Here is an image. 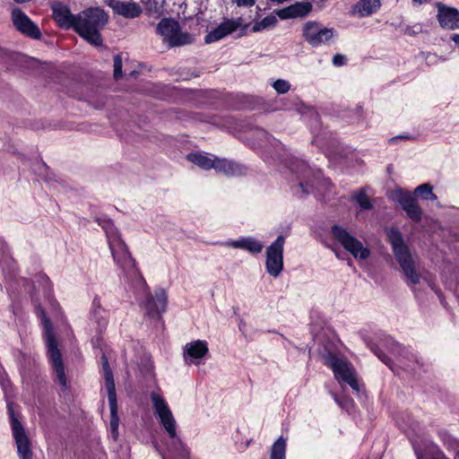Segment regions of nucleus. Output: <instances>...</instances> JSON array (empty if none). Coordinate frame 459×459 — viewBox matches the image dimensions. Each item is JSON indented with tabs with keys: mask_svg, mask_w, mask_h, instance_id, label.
<instances>
[{
	"mask_svg": "<svg viewBox=\"0 0 459 459\" xmlns=\"http://www.w3.org/2000/svg\"><path fill=\"white\" fill-rule=\"evenodd\" d=\"M150 397L154 414L171 439L168 455H163V459H190L189 450L177 435V421L169 404L159 393L152 392Z\"/></svg>",
	"mask_w": 459,
	"mask_h": 459,
	"instance_id": "nucleus-1",
	"label": "nucleus"
},
{
	"mask_svg": "<svg viewBox=\"0 0 459 459\" xmlns=\"http://www.w3.org/2000/svg\"><path fill=\"white\" fill-rule=\"evenodd\" d=\"M285 166L292 175V188L295 195H307L319 192L321 187L328 189L331 183L322 177L318 169H313L307 162L290 156L285 160Z\"/></svg>",
	"mask_w": 459,
	"mask_h": 459,
	"instance_id": "nucleus-2",
	"label": "nucleus"
},
{
	"mask_svg": "<svg viewBox=\"0 0 459 459\" xmlns=\"http://www.w3.org/2000/svg\"><path fill=\"white\" fill-rule=\"evenodd\" d=\"M108 22V15L99 7H90L76 14L74 30L95 47L102 46L100 30Z\"/></svg>",
	"mask_w": 459,
	"mask_h": 459,
	"instance_id": "nucleus-3",
	"label": "nucleus"
},
{
	"mask_svg": "<svg viewBox=\"0 0 459 459\" xmlns=\"http://www.w3.org/2000/svg\"><path fill=\"white\" fill-rule=\"evenodd\" d=\"M387 238L393 253L406 278L407 285L413 289L420 283L421 275L409 247L405 245L402 234L395 229L387 230Z\"/></svg>",
	"mask_w": 459,
	"mask_h": 459,
	"instance_id": "nucleus-4",
	"label": "nucleus"
},
{
	"mask_svg": "<svg viewBox=\"0 0 459 459\" xmlns=\"http://www.w3.org/2000/svg\"><path fill=\"white\" fill-rule=\"evenodd\" d=\"M108 238V247L117 266L127 278H134L139 274L135 260L132 257L128 247L121 238L117 229L111 221L103 226Z\"/></svg>",
	"mask_w": 459,
	"mask_h": 459,
	"instance_id": "nucleus-5",
	"label": "nucleus"
},
{
	"mask_svg": "<svg viewBox=\"0 0 459 459\" xmlns=\"http://www.w3.org/2000/svg\"><path fill=\"white\" fill-rule=\"evenodd\" d=\"M37 312L38 315L41 317L43 325V335L46 342L48 361L55 371L56 381L62 386V388L65 390L67 388V381L63 364V358L57 346L52 324L47 317L44 310L40 306L37 307Z\"/></svg>",
	"mask_w": 459,
	"mask_h": 459,
	"instance_id": "nucleus-6",
	"label": "nucleus"
},
{
	"mask_svg": "<svg viewBox=\"0 0 459 459\" xmlns=\"http://www.w3.org/2000/svg\"><path fill=\"white\" fill-rule=\"evenodd\" d=\"M322 359L325 365L333 370L335 379L341 385L347 384L356 393L359 392L356 370L344 356L325 349L322 352Z\"/></svg>",
	"mask_w": 459,
	"mask_h": 459,
	"instance_id": "nucleus-7",
	"label": "nucleus"
},
{
	"mask_svg": "<svg viewBox=\"0 0 459 459\" xmlns=\"http://www.w3.org/2000/svg\"><path fill=\"white\" fill-rule=\"evenodd\" d=\"M155 31L169 48L186 46L195 42V36L183 31L179 22L172 18H162Z\"/></svg>",
	"mask_w": 459,
	"mask_h": 459,
	"instance_id": "nucleus-8",
	"label": "nucleus"
},
{
	"mask_svg": "<svg viewBox=\"0 0 459 459\" xmlns=\"http://www.w3.org/2000/svg\"><path fill=\"white\" fill-rule=\"evenodd\" d=\"M102 363V373L104 378V387L108 394V404L110 409V431L114 439L117 438L118 436V424L119 419L117 415V402L115 381L113 377L112 370L109 367L108 358L105 354L101 356Z\"/></svg>",
	"mask_w": 459,
	"mask_h": 459,
	"instance_id": "nucleus-9",
	"label": "nucleus"
},
{
	"mask_svg": "<svg viewBox=\"0 0 459 459\" xmlns=\"http://www.w3.org/2000/svg\"><path fill=\"white\" fill-rule=\"evenodd\" d=\"M331 235L355 258L367 259L369 256V249L365 247L363 244L351 235L345 228L339 225H333L331 228Z\"/></svg>",
	"mask_w": 459,
	"mask_h": 459,
	"instance_id": "nucleus-10",
	"label": "nucleus"
},
{
	"mask_svg": "<svg viewBox=\"0 0 459 459\" xmlns=\"http://www.w3.org/2000/svg\"><path fill=\"white\" fill-rule=\"evenodd\" d=\"M8 413L19 459H32L33 452L31 449L30 440L22 424L16 418L11 404H8Z\"/></svg>",
	"mask_w": 459,
	"mask_h": 459,
	"instance_id": "nucleus-11",
	"label": "nucleus"
},
{
	"mask_svg": "<svg viewBox=\"0 0 459 459\" xmlns=\"http://www.w3.org/2000/svg\"><path fill=\"white\" fill-rule=\"evenodd\" d=\"M284 243L285 238L280 235L266 249V272L274 278L278 277L283 270Z\"/></svg>",
	"mask_w": 459,
	"mask_h": 459,
	"instance_id": "nucleus-12",
	"label": "nucleus"
},
{
	"mask_svg": "<svg viewBox=\"0 0 459 459\" xmlns=\"http://www.w3.org/2000/svg\"><path fill=\"white\" fill-rule=\"evenodd\" d=\"M334 35L333 28L325 27L316 22H307L303 26V37L313 48L328 43Z\"/></svg>",
	"mask_w": 459,
	"mask_h": 459,
	"instance_id": "nucleus-13",
	"label": "nucleus"
},
{
	"mask_svg": "<svg viewBox=\"0 0 459 459\" xmlns=\"http://www.w3.org/2000/svg\"><path fill=\"white\" fill-rule=\"evenodd\" d=\"M12 21L14 27L22 34L39 39L41 32L39 27L29 18V16L19 8L12 11Z\"/></svg>",
	"mask_w": 459,
	"mask_h": 459,
	"instance_id": "nucleus-14",
	"label": "nucleus"
},
{
	"mask_svg": "<svg viewBox=\"0 0 459 459\" xmlns=\"http://www.w3.org/2000/svg\"><path fill=\"white\" fill-rule=\"evenodd\" d=\"M242 25V19H227L217 27L212 29L204 37V42L211 44L219 41L236 31Z\"/></svg>",
	"mask_w": 459,
	"mask_h": 459,
	"instance_id": "nucleus-15",
	"label": "nucleus"
},
{
	"mask_svg": "<svg viewBox=\"0 0 459 459\" xmlns=\"http://www.w3.org/2000/svg\"><path fill=\"white\" fill-rule=\"evenodd\" d=\"M167 294L165 290H156L154 295H149L143 304L146 314L153 318H160L161 314L166 311Z\"/></svg>",
	"mask_w": 459,
	"mask_h": 459,
	"instance_id": "nucleus-16",
	"label": "nucleus"
},
{
	"mask_svg": "<svg viewBox=\"0 0 459 459\" xmlns=\"http://www.w3.org/2000/svg\"><path fill=\"white\" fill-rule=\"evenodd\" d=\"M108 5L112 9L115 14L126 19L137 18L143 13L141 5L134 1L108 0Z\"/></svg>",
	"mask_w": 459,
	"mask_h": 459,
	"instance_id": "nucleus-17",
	"label": "nucleus"
},
{
	"mask_svg": "<svg viewBox=\"0 0 459 459\" xmlns=\"http://www.w3.org/2000/svg\"><path fill=\"white\" fill-rule=\"evenodd\" d=\"M383 345L388 351V352L395 358L400 367H403L405 369H409L411 368L409 362H411L415 359L413 353L409 351L404 347H402L392 338L385 340Z\"/></svg>",
	"mask_w": 459,
	"mask_h": 459,
	"instance_id": "nucleus-18",
	"label": "nucleus"
},
{
	"mask_svg": "<svg viewBox=\"0 0 459 459\" xmlns=\"http://www.w3.org/2000/svg\"><path fill=\"white\" fill-rule=\"evenodd\" d=\"M209 351L206 341L196 340L187 342L184 347V359L186 364L194 363L198 365Z\"/></svg>",
	"mask_w": 459,
	"mask_h": 459,
	"instance_id": "nucleus-19",
	"label": "nucleus"
},
{
	"mask_svg": "<svg viewBox=\"0 0 459 459\" xmlns=\"http://www.w3.org/2000/svg\"><path fill=\"white\" fill-rule=\"evenodd\" d=\"M51 9L53 18L60 28L74 30L76 22V15L72 14L67 5L57 2L51 5Z\"/></svg>",
	"mask_w": 459,
	"mask_h": 459,
	"instance_id": "nucleus-20",
	"label": "nucleus"
},
{
	"mask_svg": "<svg viewBox=\"0 0 459 459\" xmlns=\"http://www.w3.org/2000/svg\"><path fill=\"white\" fill-rule=\"evenodd\" d=\"M397 201L411 220L416 222L421 220L422 210L419 206L415 197L411 193L399 191Z\"/></svg>",
	"mask_w": 459,
	"mask_h": 459,
	"instance_id": "nucleus-21",
	"label": "nucleus"
},
{
	"mask_svg": "<svg viewBox=\"0 0 459 459\" xmlns=\"http://www.w3.org/2000/svg\"><path fill=\"white\" fill-rule=\"evenodd\" d=\"M221 245L227 247L242 249L254 255L261 253L264 248L263 243L254 237H241L235 240L229 239L221 242Z\"/></svg>",
	"mask_w": 459,
	"mask_h": 459,
	"instance_id": "nucleus-22",
	"label": "nucleus"
},
{
	"mask_svg": "<svg viewBox=\"0 0 459 459\" xmlns=\"http://www.w3.org/2000/svg\"><path fill=\"white\" fill-rule=\"evenodd\" d=\"M216 172L227 177H238L247 174V168L231 160L215 158L214 166Z\"/></svg>",
	"mask_w": 459,
	"mask_h": 459,
	"instance_id": "nucleus-23",
	"label": "nucleus"
},
{
	"mask_svg": "<svg viewBox=\"0 0 459 459\" xmlns=\"http://www.w3.org/2000/svg\"><path fill=\"white\" fill-rule=\"evenodd\" d=\"M90 320L99 333H101L108 326V312L101 307L99 298H94L92 300Z\"/></svg>",
	"mask_w": 459,
	"mask_h": 459,
	"instance_id": "nucleus-24",
	"label": "nucleus"
},
{
	"mask_svg": "<svg viewBox=\"0 0 459 459\" xmlns=\"http://www.w3.org/2000/svg\"><path fill=\"white\" fill-rule=\"evenodd\" d=\"M437 21L440 26L446 30H456L459 28V12L455 8L439 5Z\"/></svg>",
	"mask_w": 459,
	"mask_h": 459,
	"instance_id": "nucleus-25",
	"label": "nucleus"
},
{
	"mask_svg": "<svg viewBox=\"0 0 459 459\" xmlns=\"http://www.w3.org/2000/svg\"><path fill=\"white\" fill-rule=\"evenodd\" d=\"M381 6L380 0H359L353 7L352 14L367 17L377 13Z\"/></svg>",
	"mask_w": 459,
	"mask_h": 459,
	"instance_id": "nucleus-26",
	"label": "nucleus"
},
{
	"mask_svg": "<svg viewBox=\"0 0 459 459\" xmlns=\"http://www.w3.org/2000/svg\"><path fill=\"white\" fill-rule=\"evenodd\" d=\"M187 160L197 165L203 169H210L214 166L215 156H208L206 153L191 152L187 155Z\"/></svg>",
	"mask_w": 459,
	"mask_h": 459,
	"instance_id": "nucleus-27",
	"label": "nucleus"
},
{
	"mask_svg": "<svg viewBox=\"0 0 459 459\" xmlns=\"http://www.w3.org/2000/svg\"><path fill=\"white\" fill-rule=\"evenodd\" d=\"M312 10V4L307 2H299L289 6L285 12L288 13L287 16L291 18L304 17L307 15Z\"/></svg>",
	"mask_w": 459,
	"mask_h": 459,
	"instance_id": "nucleus-28",
	"label": "nucleus"
},
{
	"mask_svg": "<svg viewBox=\"0 0 459 459\" xmlns=\"http://www.w3.org/2000/svg\"><path fill=\"white\" fill-rule=\"evenodd\" d=\"M287 439L280 437L270 448L269 459H286Z\"/></svg>",
	"mask_w": 459,
	"mask_h": 459,
	"instance_id": "nucleus-29",
	"label": "nucleus"
},
{
	"mask_svg": "<svg viewBox=\"0 0 459 459\" xmlns=\"http://www.w3.org/2000/svg\"><path fill=\"white\" fill-rule=\"evenodd\" d=\"M253 135H255L258 139V145L261 148L267 147V144H270L273 146L274 148H277L280 146V143L276 141V139L273 138L268 134L267 132H265L264 129H255L252 132Z\"/></svg>",
	"mask_w": 459,
	"mask_h": 459,
	"instance_id": "nucleus-30",
	"label": "nucleus"
},
{
	"mask_svg": "<svg viewBox=\"0 0 459 459\" xmlns=\"http://www.w3.org/2000/svg\"><path fill=\"white\" fill-rule=\"evenodd\" d=\"M414 194L426 200H437V195L433 193V187L429 184H422L415 188Z\"/></svg>",
	"mask_w": 459,
	"mask_h": 459,
	"instance_id": "nucleus-31",
	"label": "nucleus"
},
{
	"mask_svg": "<svg viewBox=\"0 0 459 459\" xmlns=\"http://www.w3.org/2000/svg\"><path fill=\"white\" fill-rule=\"evenodd\" d=\"M276 22H277V19L274 16H273V15L266 16L261 22H256L253 26L252 31L256 32V31H260L264 29L270 28V27H273Z\"/></svg>",
	"mask_w": 459,
	"mask_h": 459,
	"instance_id": "nucleus-32",
	"label": "nucleus"
},
{
	"mask_svg": "<svg viewBox=\"0 0 459 459\" xmlns=\"http://www.w3.org/2000/svg\"><path fill=\"white\" fill-rule=\"evenodd\" d=\"M353 198L362 210H369L372 208V204L364 190L358 192L354 195Z\"/></svg>",
	"mask_w": 459,
	"mask_h": 459,
	"instance_id": "nucleus-33",
	"label": "nucleus"
},
{
	"mask_svg": "<svg viewBox=\"0 0 459 459\" xmlns=\"http://www.w3.org/2000/svg\"><path fill=\"white\" fill-rule=\"evenodd\" d=\"M370 350L376 354V356L378 357V359L384 362L385 365H387L392 370H394L393 368V360L391 358H389L381 348H379L377 345H372L370 346Z\"/></svg>",
	"mask_w": 459,
	"mask_h": 459,
	"instance_id": "nucleus-34",
	"label": "nucleus"
},
{
	"mask_svg": "<svg viewBox=\"0 0 459 459\" xmlns=\"http://www.w3.org/2000/svg\"><path fill=\"white\" fill-rule=\"evenodd\" d=\"M272 86L279 94L287 93L290 90V83L283 79L274 81Z\"/></svg>",
	"mask_w": 459,
	"mask_h": 459,
	"instance_id": "nucleus-35",
	"label": "nucleus"
},
{
	"mask_svg": "<svg viewBox=\"0 0 459 459\" xmlns=\"http://www.w3.org/2000/svg\"><path fill=\"white\" fill-rule=\"evenodd\" d=\"M333 397L334 401L336 402V403L341 408L346 410L347 411H350L354 406L353 400L349 397H346V396L338 397L336 394H333Z\"/></svg>",
	"mask_w": 459,
	"mask_h": 459,
	"instance_id": "nucleus-36",
	"label": "nucleus"
},
{
	"mask_svg": "<svg viewBox=\"0 0 459 459\" xmlns=\"http://www.w3.org/2000/svg\"><path fill=\"white\" fill-rule=\"evenodd\" d=\"M25 362L28 364L29 368H27L25 365H22L20 367V373L22 378L30 377V371H33V368H36V361L34 359H28Z\"/></svg>",
	"mask_w": 459,
	"mask_h": 459,
	"instance_id": "nucleus-37",
	"label": "nucleus"
},
{
	"mask_svg": "<svg viewBox=\"0 0 459 459\" xmlns=\"http://www.w3.org/2000/svg\"><path fill=\"white\" fill-rule=\"evenodd\" d=\"M114 77L115 79L122 77V58L120 55L114 56Z\"/></svg>",
	"mask_w": 459,
	"mask_h": 459,
	"instance_id": "nucleus-38",
	"label": "nucleus"
},
{
	"mask_svg": "<svg viewBox=\"0 0 459 459\" xmlns=\"http://www.w3.org/2000/svg\"><path fill=\"white\" fill-rule=\"evenodd\" d=\"M230 2L240 8H250L255 4L256 0H230Z\"/></svg>",
	"mask_w": 459,
	"mask_h": 459,
	"instance_id": "nucleus-39",
	"label": "nucleus"
},
{
	"mask_svg": "<svg viewBox=\"0 0 459 459\" xmlns=\"http://www.w3.org/2000/svg\"><path fill=\"white\" fill-rule=\"evenodd\" d=\"M160 7L158 6L156 0H148L146 2V10L149 13H160Z\"/></svg>",
	"mask_w": 459,
	"mask_h": 459,
	"instance_id": "nucleus-40",
	"label": "nucleus"
},
{
	"mask_svg": "<svg viewBox=\"0 0 459 459\" xmlns=\"http://www.w3.org/2000/svg\"><path fill=\"white\" fill-rule=\"evenodd\" d=\"M0 385L3 389H6L10 385V381L8 379L7 374L4 370V368L0 366Z\"/></svg>",
	"mask_w": 459,
	"mask_h": 459,
	"instance_id": "nucleus-41",
	"label": "nucleus"
},
{
	"mask_svg": "<svg viewBox=\"0 0 459 459\" xmlns=\"http://www.w3.org/2000/svg\"><path fill=\"white\" fill-rule=\"evenodd\" d=\"M449 449L454 450L455 459H459V441L456 439H451L447 443Z\"/></svg>",
	"mask_w": 459,
	"mask_h": 459,
	"instance_id": "nucleus-42",
	"label": "nucleus"
},
{
	"mask_svg": "<svg viewBox=\"0 0 459 459\" xmlns=\"http://www.w3.org/2000/svg\"><path fill=\"white\" fill-rule=\"evenodd\" d=\"M414 139L415 138L409 134H400V135H396V136L390 138L389 143L394 144V143H397L400 140H414Z\"/></svg>",
	"mask_w": 459,
	"mask_h": 459,
	"instance_id": "nucleus-43",
	"label": "nucleus"
},
{
	"mask_svg": "<svg viewBox=\"0 0 459 459\" xmlns=\"http://www.w3.org/2000/svg\"><path fill=\"white\" fill-rule=\"evenodd\" d=\"M346 62V56L341 54H336L333 57V64L335 66H342Z\"/></svg>",
	"mask_w": 459,
	"mask_h": 459,
	"instance_id": "nucleus-44",
	"label": "nucleus"
},
{
	"mask_svg": "<svg viewBox=\"0 0 459 459\" xmlns=\"http://www.w3.org/2000/svg\"><path fill=\"white\" fill-rule=\"evenodd\" d=\"M0 250L3 255H4L8 250L6 244L2 240H0Z\"/></svg>",
	"mask_w": 459,
	"mask_h": 459,
	"instance_id": "nucleus-45",
	"label": "nucleus"
},
{
	"mask_svg": "<svg viewBox=\"0 0 459 459\" xmlns=\"http://www.w3.org/2000/svg\"><path fill=\"white\" fill-rule=\"evenodd\" d=\"M451 39L455 42V44L456 45V47L459 48V34H454L452 37H451Z\"/></svg>",
	"mask_w": 459,
	"mask_h": 459,
	"instance_id": "nucleus-46",
	"label": "nucleus"
},
{
	"mask_svg": "<svg viewBox=\"0 0 459 459\" xmlns=\"http://www.w3.org/2000/svg\"><path fill=\"white\" fill-rule=\"evenodd\" d=\"M314 143H317V144H319V145H322V143H321V138H320L319 136L315 137V139H314Z\"/></svg>",
	"mask_w": 459,
	"mask_h": 459,
	"instance_id": "nucleus-47",
	"label": "nucleus"
}]
</instances>
